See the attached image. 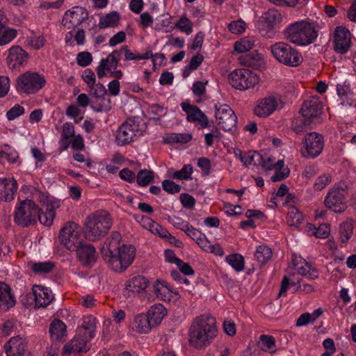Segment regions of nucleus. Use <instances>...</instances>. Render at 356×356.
Listing matches in <instances>:
<instances>
[{
  "instance_id": "nucleus-22",
  "label": "nucleus",
  "mask_w": 356,
  "mask_h": 356,
  "mask_svg": "<svg viewBox=\"0 0 356 356\" xmlns=\"http://www.w3.org/2000/svg\"><path fill=\"white\" fill-rule=\"evenodd\" d=\"M74 250L83 265L90 266L95 263L97 253L94 245L82 243Z\"/></svg>"
},
{
  "instance_id": "nucleus-7",
  "label": "nucleus",
  "mask_w": 356,
  "mask_h": 356,
  "mask_svg": "<svg viewBox=\"0 0 356 356\" xmlns=\"http://www.w3.org/2000/svg\"><path fill=\"white\" fill-rule=\"evenodd\" d=\"M271 52L277 60L290 67H297L303 60L301 54L284 42H276L272 45Z\"/></svg>"
},
{
  "instance_id": "nucleus-39",
  "label": "nucleus",
  "mask_w": 356,
  "mask_h": 356,
  "mask_svg": "<svg viewBox=\"0 0 356 356\" xmlns=\"http://www.w3.org/2000/svg\"><path fill=\"white\" fill-rule=\"evenodd\" d=\"M302 220L303 216L299 210L295 207H291L287 214V223L290 226L298 227Z\"/></svg>"
},
{
  "instance_id": "nucleus-64",
  "label": "nucleus",
  "mask_w": 356,
  "mask_h": 356,
  "mask_svg": "<svg viewBox=\"0 0 356 356\" xmlns=\"http://www.w3.org/2000/svg\"><path fill=\"white\" fill-rule=\"evenodd\" d=\"M92 95L96 98L103 97L107 92L105 86L100 83H95L94 87L90 88Z\"/></svg>"
},
{
  "instance_id": "nucleus-59",
  "label": "nucleus",
  "mask_w": 356,
  "mask_h": 356,
  "mask_svg": "<svg viewBox=\"0 0 356 356\" xmlns=\"http://www.w3.org/2000/svg\"><path fill=\"white\" fill-rule=\"evenodd\" d=\"M83 80L87 83L89 88L94 87L95 83V74L92 70L88 68L86 69L82 74Z\"/></svg>"
},
{
  "instance_id": "nucleus-55",
  "label": "nucleus",
  "mask_w": 356,
  "mask_h": 356,
  "mask_svg": "<svg viewBox=\"0 0 356 356\" xmlns=\"http://www.w3.org/2000/svg\"><path fill=\"white\" fill-rule=\"evenodd\" d=\"M314 232L312 233L317 238H327L330 232V227L327 224H321L318 228L312 227Z\"/></svg>"
},
{
  "instance_id": "nucleus-54",
  "label": "nucleus",
  "mask_w": 356,
  "mask_h": 356,
  "mask_svg": "<svg viewBox=\"0 0 356 356\" xmlns=\"http://www.w3.org/2000/svg\"><path fill=\"white\" fill-rule=\"evenodd\" d=\"M74 135V128L71 122H65L63 125L60 142L67 141Z\"/></svg>"
},
{
  "instance_id": "nucleus-19",
  "label": "nucleus",
  "mask_w": 356,
  "mask_h": 356,
  "mask_svg": "<svg viewBox=\"0 0 356 356\" xmlns=\"http://www.w3.org/2000/svg\"><path fill=\"white\" fill-rule=\"evenodd\" d=\"M29 298L34 300L35 307H47L53 300L51 290L47 287L35 285L32 292L27 294Z\"/></svg>"
},
{
  "instance_id": "nucleus-20",
  "label": "nucleus",
  "mask_w": 356,
  "mask_h": 356,
  "mask_svg": "<svg viewBox=\"0 0 356 356\" xmlns=\"http://www.w3.org/2000/svg\"><path fill=\"white\" fill-rule=\"evenodd\" d=\"M350 33L343 26H337L334 35V49L339 54L346 53L350 45Z\"/></svg>"
},
{
  "instance_id": "nucleus-10",
  "label": "nucleus",
  "mask_w": 356,
  "mask_h": 356,
  "mask_svg": "<svg viewBox=\"0 0 356 356\" xmlns=\"http://www.w3.org/2000/svg\"><path fill=\"white\" fill-rule=\"evenodd\" d=\"M82 228L73 222H67L60 231L59 240L69 250L74 251L82 243Z\"/></svg>"
},
{
  "instance_id": "nucleus-50",
  "label": "nucleus",
  "mask_w": 356,
  "mask_h": 356,
  "mask_svg": "<svg viewBox=\"0 0 356 356\" xmlns=\"http://www.w3.org/2000/svg\"><path fill=\"white\" fill-rule=\"evenodd\" d=\"M92 61V54L88 51H81L76 56V63L81 67H87Z\"/></svg>"
},
{
  "instance_id": "nucleus-27",
  "label": "nucleus",
  "mask_w": 356,
  "mask_h": 356,
  "mask_svg": "<svg viewBox=\"0 0 356 356\" xmlns=\"http://www.w3.org/2000/svg\"><path fill=\"white\" fill-rule=\"evenodd\" d=\"M96 323V318L92 316L84 317L81 325L76 330V334L91 340L95 335Z\"/></svg>"
},
{
  "instance_id": "nucleus-23",
  "label": "nucleus",
  "mask_w": 356,
  "mask_h": 356,
  "mask_svg": "<svg viewBox=\"0 0 356 356\" xmlns=\"http://www.w3.org/2000/svg\"><path fill=\"white\" fill-rule=\"evenodd\" d=\"M17 187L18 185L15 179L0 177V200L6 202L13 200Z\"/></svg>"
},
{
  "instance_id": "nucleus-5",
  "label": "nucleus",
  "mask_w": 356,
  "mask_h": 356,
  "mask_svg": "<svg viewBox=\"0 0 356 356\" xmlns=\"http://www.w3.org/2000/svg\"><path fill=\"white\" fill-rule=\"evenodd\" d=\"M146 127L139 117L129 118L119 128L116 142L119 145H125L142 135Z\"/></svg>"
},
{
  "instance_id": "nucleus-9",
  "label": "nucleus",
  "mask_w": 356,
  "mask_h": 356,
  "mask_svg": "<svg viewBox=\"0 0 356 356\" xmlns=\"http://www.w3.org/2000/svg\"><path fill=\"white\" fill-rule=\"evenodd\" d=\"M259 76L247 69H236L229 74L230 85L236 90H246L259 83Z\"/></svg>"
},
{
  "instance_id": "nucleus-63",
  "label": "nucleus",
  "mask_w": 356,
  "mask_h": 356,
  "mask_svg": "<svg viewBox=\"0 0 356 356\" xmlns=\"http://www.w3.org/2000/svg\"><path fill=\"white\" fill-rule=\"evenodd\" d=\"M46 42L45 38L42 35L30 37L29 38V44L35 49H40Z\"/></svg>"
},
{
  "instance_id": "nucleus-33",
  "label": "nucleus",
  "mask_w": 356,
  "mask_h": 356,
  "mask_svg": "<svg viewBox=\"0 0 356 356\" xmlns=\"http://www.w3.org/2000/svg\"><path fill=\"white\" fill-rule=\"evenodd\" d=\"M300 263L303 264L304 266H299L298 262L293 260V265L297 270L298 274L309 277L312 280L316 279L318 277V273L314 268L307 263L305 259L300 260Z\"/></svg>"
},
{
  "instance_id": "nucleus-46",
  "label": "nucleus",
  "mask_w": 356,
  "mask_h": 356,
  "mask_svg": "<svg viewBox=\"0 0 356 356\" xmlns=\"http://www.w3.org/2000/svg\"><path fill=\"white\" fill-rule=\"evenodd\" d=\"M193 167L191 165H184L180 170L175 171L172 175L173 179L186 180L191 179Z\"/></svg>"
},
{
  "instance_id": "nucleus-2",
  "label": "nucleus",
  "mask_w": 356,
  "mask_h": 356,
  "mask_svg": "<svg viewBox=\"0 0 356 356\" xmlns=\"http://www.w3.org/2000/svg\"><path fill=\"white\" fill-rule=\"evenodd\" d=\"M218 335L216 319L209 314L194 319L189 329V343L197 349L209 346Z\"/></svg>"
},
{
  "instance_id": "nucleus-44",
  "label": "nucleus",
  "mask_w": 356,
  "mask_h": 356,
  "mask_svg": "<svg viewBox=\"0 0 356 356\" xmlns=\"http://www.w3.org/2000/svg\"><path fill=\"white\" fill-rule=\"evenodd\" d=\"M54 267V263L51 261L34 263L32 266V270L37 275L50 273Z\"/></svg>"
},
{
  "instance_id": "nucleus-43",
  "label": "nucleus",
  "mask_w": 356,
  "mask_h": 356,
  "mask_svg": "<svg viewBox=\"0 0 356 356\" xmlns=\"http://www.w3.org/2000/svg\"><path fill=\"white\" fill-rule=\"evenodd\" d=\"M154 179V172L151 170H140L136 176V181L139 186H146Z\"/></svg>"
},
{
  "instance_id": "nucleus-47",
  "label": "nucleus",
  "mask_w": 356,
  "mask_h": 356,
  "mask_svg": "<svg viewBox=\"0 0 356 356\" xmlns=\"http://www.w3.org/2000/svg\"><path fill=\"white\" fill-rule=\"evenodd\" d=\"M254 46V41L248 38L241 39L234 44V49L239 53H243L250 50Z\"/></svg>"
},
{
  "instance_id": "nucleus-17",
  "label": "nucleus",
  "mask_w": 356,
  "mask_h": 356,
  "mask_svg": "<svg viewBox=\"0 0 356 356\" xmlns=\"http://www.w3.org/2000/svg\"><path fill=\"white\" fill-rule=\"evenodd\" d=\"M88 17L87 10L79 6H75L67 10L63 18V24L68 29L74 28L86 21Z\"/></svg>"
},
{
  "instance_id": "nucleus-40",
  "label": "nucleus",
  "mask_w": 356,
  "mask_h": 356,
  "mask_svg": "<svg viewBox=\"0 0 356 356\" xmlns=\"http://www.w3.org/2000/svg\"><path fill=\"white\" fill-rule=\"evenodd\" d=\"M261 160L262 154L258 152H249L245 154L243 157H241V162L246 167L252 164L254 165L261 164Z\"/></svg>"
},
{
  "instance_id": "nucleus-28",
  "label": "nucleus",
  "mask_w": 356,
  "mask_h": 356,
  "mask_svg": "<svg viewBox=\"0 0 356 356\" xmlns=\"http://www.w3.org/2000/svg\"><path fill=\"white\" fill-rule=\"evenodd\" d=\"M15 302V298L11 293L10 286L5 282H0V308L7 311L13 307Z\"/></svg>"
},
{
  "instance_id": "nucleus-49",
  "label": "nucleus",
  "mask_w": 356,
  "mask_h": 356,
  "mask_svg": "<svg viewBox=\"0 0 356 356\" xmlns=\"http://www.w3.org/2000/svg\"><path fill=\"white\" fill-rule=\"evenodd\" d=\"M152 233L154 234L158 235L161 238H162L170 243H172L174 241L176 240L175 237L172 236L166 229L163 227L161 225H160L157 222H156V227H154L153 228Z\"/></svg>"
},
{
  "instance_id": "nucleus-53",
  "label": "nucleus",
  "mask_w": 356,
  "mask_h": 356,
  "mask_svg": "<svg viewBox=\"0 0 356 356\" xmlns=\"http://www.w3.org/2000/svg\"><path fill=\"white\" fill-rule=\"evenodd\" d=\"M170 222L177 229H180L185 233L191 226L187 221L184 220L179 217L173 216L170 218Z\"/></svg>"
},
{
  "instance_id": "nucleus-3",
  "label": "nucleus",
  "mask_w": 356,
  "mask_h": 356,
  "mask_svg": "<svg viewBox=\"0 0 356 356\" xmlns=\"http://www.w3.org/2000/svg\"><path fill=\"white\" fill-rule=\"evenodd\" d=\"M111 225L110 214L104 210L97 211L85 220V237L89 241H97L108 234Z\"/></svg>"
},
{
  "instance_id": "nucleus-21",
  "label": "nucleus",
  "mask_w": 356,
  "mask_h": 356,
  "mask_svg": "<svg viewBox=\"0 0 356 356\" xmlns=\"http://www.w3.org/2000/svg\"><path fill=\"white\" fill-rule=\"evenodd\" d=\"M323 104L318 98L312 97L305 100L301 107L300 111L302 116L308 120L313 122L314 119L318 117L321 113Z\"/></svg>"
},
{
  "instance_id": "nucleus-25",
  "label": "nucleus",
  "mask_w": 356,
  "mask_h": 356,
  "mask_svg": "<svg viewBox=\"0 0 356 356\" xmlns=\"http://www.w3.org/2000/svg\"><path fill=\"white\" fill-rule=\"evenodd\" d=\"M153 291L156 297L163 301L170 302L174 296L178 298L179 294L164 280H157L153 284Z\"/></svg>"
},
{
  "instance_id": "nucleus-37",
  "label": "nucleus",
  "mask_w": 356,
  "mask_h": 356,
  "mask_svg": "<svg viewBox=\"0 0 356 356\" xmlns=\"http://www.w3.org/2000/svg\"><path fill=\"white\" fill-rule=\"evenodd\" d=\"M262 63V55L257 51L246 54L243 58V63L248 67H259Z\"/></svg>"
},
{
  "instance_id": "nucleus-35",
  "label": "nucleus",
  "mask_w": 356,
  "mask_h": 356,
  "mask_svg": "<svg viewBox=\"0 0 356 356\" xmlns=\"http://www.w3.org/2000/svg\"><path fill=\"white\" fill-rule=\"evenodd\" d=\"M120 20V15L116 11L111 12L106 15L102 17L99 19V29H106L107 27L115 26Z\"/></svg>"
},
{
  "instance_id": "nucleus-8",
  "label": "nucleus",
  "mask_w": 356,
  "mask_h": 356,
  "mask_svg": "<svg viewBox=\"0 0 356 356\" xmlns=\"http://www.w3.org/2000/svg\"><path fill=\"white\" fill-rule=\"evenodd\" d=\"M38 206L31 200L21 201L15 207V222L22 227H27L37 222Z\"/></svg>"
},
{
  "instance_id": "nucleus-16",
  "label": "nucleus",
  "mask_w": 356,
  "mask_h": 356,
  "mask_svg": "<svg viewBox=\"0 0 356 356\" xmlns=\"http://www.w3.org/2000/svg\"><path fill=\"white\" fill-rule=\"evenodd\" d=\"M29 54L19 46H13L8 50L6 58L9 68L19 71L27 63Z\"/></svg>"
},
{
  "instance_id": "nucleus-15",
  "label": "nucleus",
  "mask_w": 356,
  "mask_h": 356,
  "mask_svg": "<svg viewBox=\"0 0 356 356\" xmlns=\"http://www.w3.org/2000/svg\"><path fill=\"white\" fill-rule=\"evenodd\" d=\"M182 110L186 113V120L189 122L198 123L202 129L210 126L208 117L195 105L191 104L188 101L181 104Z\"/></svg>"
},
{
  "instance_id": "nucleus-57",
  "label": "nucleus",
  "mask_w": 356,
  "mask_h": 356,
  "mask_svg": "<svg viewBox=\"0 0 356 356\" xmlns=\"http://www.w3.org/2000/svg\"><path fill=\"white\" fill-rule=\"evenodd\" d=\"M24 113V108L19 104H15L6 113L9 120H13Z\"/></svg>"
},
{
  "instance_id": "nucleus-45",
  "label": "nucleus",
  "mask_w": 356,
  "mask_h": 356,
  "mask_svg": "<svg viewBox=\"0 0 356 356\" xmlns=\"http://www.w3.org/2000/svg\"><path fill=\"white\" fill-rule=\"evenodd\" d=\"M55 217V211L47 210L46 209L45 212L41 211V209L38 207L37 220L45 226H49L52 224L54 218Z\"/></svg>"
},
{
  "instance_id": "nucleus-29",
  "label": "nucleus",
  "mask_w": 356,
  "mask_h": 356,
  "mask_svg": "<svg viewBox=\"0 0 356 356\" xmlns=\"http://www.w3.org/2000/svg\"><path fill=\"white\" fill-rule=\"evenodd\" d=\"M149 321L146 314H138L134 316L130 326L134 331L138 333L146 334L149 332L152 328L154 327Z\"/></svg>"
},
{
  "instance_id": "nucleus-30",
  "label": "nucleus",
  "mask_w": 356,
  "mask_h": 356,
  "mask_svg": "<svg viewBox=\"0 0 356 356\" xmlns=\"http://www.w3.org/2000/svg\"><path fill=\"white\" fill-rule=\"evenodd\" d=\"M50 337L54 341H60L67 336L66 325L60 319H54L49 328Z\"/></svg>"
},
{
  "instance_id": "nucleus-38",
  "label": "nucleus",
  "mask_w": 356,
  "mask_h": 356,
  "mask_svg": "<svg viewBox=\"0 0 356 356\" xmlns=\"http://www.w3.org/2000/svg\"><path fill=\"white\" fill-rule=\"evenodd\" d=\"M17 36V31L4 25L0 28V46L10 43Z\"/></svg>"
},
{
  "instance_id": "nucleus-48",
  "label": "nucleus",
  "mask_w": 356,
  "mask_h": 356,
  "mask_svg": "<svg viewBox=\"0 0 356 356\" xmlns=\"http://www.w3.org/2000/svg\"><path fill=\"white\" fill-rule=\"evenodd\" d=\"M175 26L187 35L193 32V24L191 20L186 17H181L175 24Z\"/></svg>"
},
{
  "instance_id": "nucleus-58",
  "label": "nucleus",
  "mask_w": 356,
  "mask_h": 356,
  "mask_svg": "<svg viewBox=\"0 0 356 356\" xmlns=\"http://www.w3.org/2000/svg\"><path fill=\"white\" fill-rule=\"evenodd\" d=\"M331 181V177L329 175H322L319 176L315 183L314 188L316 190L321 191Z\"/></svg>"
},
{
  "instance_id": "nucleus-62",
  "label": "nucleus",
  "mask_w": 356,
  "mask_h": 356,
  "mask_svg": "<svg viewBox=\"0 0 356 356\" xmlns=\"http://www.w3.org/2000/svg\"><path fill=\"white\" fill-rule=\"evenodd\" d=\"M139 218L140 220L137 219V220L142 225L143 227L146 228L152 233L153 228L156 227V222L147 216H140Z\"/></svg>"
},
{
  "instance_id": "nucleus-6",
  "label": "nucleus",
  "mask_w": 356,
  "mask_h": 356,
  "mask_svg": "<svg viewBox=\"0 0 356 356\" xmlns=\"http://www.w3.org/2000/svg\"><path fill=\"white\" fill-rule=\"evenodd\" d=\"M46 84L42 74L27 71L19 75L16 80V90L20 94L33 95L37 93Z\"/></svg>"
},
{
  "instance_id": "nucleus-31",
  "label": "nucleus",
  "mask_w": 356,
  "mask_h": 356,
  "mask_svg": "<svg viewBox=\"0 0 356 356\" xmlns=\"http://www.w3.org/2000/svg\"><path fill=\"white\" fill-rule=\"evenodd\" d=\"M166 314L167 310L162 304H156L152 306L146 314L153 327L160 324Z\"/></svg>"
},
{
  "instance_id": "nucleus-4",
  "label": "nucleus",
  "mask_w": 356,
  "mask_h": 356,
  "mask_svg": "<svg viewBox=\"0 0 356 356\" xmlns=\"http://www.w3.org/2000/svg\"><path fill=\"white\" fill-rule=\"evenodd\" d=\"M284 38L300 46L313 43L318 37V30L314 24L305 21L289 24L283 32Z\"/></svg>"
},
{
  "instance_id": "nucleus-12",
  "label": "nucleus",
  "mask_w": 356,
  "mask_h": 356,
  "mask_svg": "<svg viewBox=\"0 0 356 356\" xmlns=\"http://www.w3.org/2000/svg\"><path fill=\"white\" fill-rule=\"evenodd\" d=\"M348 195L346 188L334 187L330 190L325 198V205L336 213H342L346 208V197Z\"/></svg>"
},
{
  "instance_id": "nucleus-36",
  "label": "nucleus",
  "mask_w": 356,
  "mask_h": 356,
  "mask_svg": "<svg viewBox=\"0 0 356 356\" xmlns=\"http://www.w3.org/2000/svg\"><path fill=\"white\" fill-rule=\"evenodd\" d=\"M272 255V250L266 245L259 246L254 253L256 259L261 265L266 264L271 259Z\"/></svg>"
},
{
  "instance_id": "nucleus-18",
  "label": "nucleus",
  "mask_w": 356,
  "mask_h": 356,
  "mask_svg": "<svg viewBox=\"0 0 356 356\" xmlns=\"http://www.w3.org/2000/svg\"><path fill=\"white\" fill-rule=\"evenodd\" d=\"M121 58L122 52L119 49L113 51L106 58H102L96 69L98 78L102 79L106 74L105 71L111 72L113 69H115Z\"/></svg>"
},
{
  "instance_id": "nucleus-11",
  "label": "nucleus",
  "mask_w": 356,
  "mask_h": 356,
  "mask_svg": "<svg viewBox=\"0 0 356 356\" xmlns=\"http://www.w3.org/2000/svg\"><path fill=\"white\" fill-rule=\"evenodd\" d=\"M302 145V156L307 159H315L323 152L324 138L317 132H309L305 135Z\"/></svg>"
},
{
  "instance_id": "nucleus-24",
  "label": "nucleus",
  "mask_w": 356,
  "mask_h": 356,
  "mask_svg": "<svg viewBox=\"0 0 356 356\" xmlns=\"http://www.w3.org/2000/svg\"><path fill=\"white\" fill-rule=\"evenodd\" d=\"M4 347L7 356H24L26 351L25 339L18 336L12 337Z\"/></svg>"
},
{
  "instance_id": "nucleus-1",
  "label": "nucleus",
  "mask_w": 356,
  "mask_h": 356,
  "mask_svg": "<svg viewBox=\"0 0 356 356\" xmlns=\"http://www.w3.org/2000/svg\"><path fill=\"white\" fill-rule=\"evenodd\" d=\"M121 235L118 232H113L111 237L105 243L107 248L103 252L104 261L115 272H122L132 263L135 249L132 245L120 246Z\"/></svg>"
},
{
  "instance_id": "nucleus-60",
  "label": "nucleus",
  "mask_w": 356,
  "mask_h": 356,
  "mask_svg": "<svg viewBox=\"0 0 356 356\" xmlns=\"http://www.w3.org/2000/svg\"><path fill=\"white\" fill-rule=\"evenodd\" d=\"M149 113L152 115L154 118L157 117L158 119H160L161 117L166 115L167 109L160 104H153L149 108Z\"/></svg>"
},
{
  "instance_id": "nucleus-34",
  "label": "nucleus",
  "mask_w": 356,
  "mask_h": 356,
  "mask_svg": "<svg viewBox=\"0 0 356 356\" xmlns=\"http://www.w3.org/2000/svg\"><path fill=\"white\" fill-rule=\"evenodd\" d=\"M353 223L352 220H346L339 225V240L341 243H346L353 233Z\"/></svg>"
},
{
  "instance_id": "nucleus-26",
  "label": "nucleus",
  "mask_w": 356,
  "mask_h": 356,
  "mask_svg": "<svg viewBox=\"0 0 356 356\" xmlns=\"http://www.w3.org/2000/svg\"><path fill=\"white\" fill-rule=\"evenodd\" d=\"M90 341L76 334L72 340L64 346L63 352L67 354L87 352L90 349Z\"/></svg>"
},
{
  "instance_id": "nucleus-41",
  "label": "nucleus",
  "mask_w": 356,
  "mask_h": 356,
  "mask_svg": "<svg viewBox=\"0 0 356 356\" xmlns=\"http://www.w3.org/2000/svg\"><path fill=\"white\" fill-rule=\"evenodd\" d=\"M259 343L261 348L266 352L274 353L276 351L275 341L272 336L261 335Z\"/></svg>"
},
{
  "instance_id": "nucleus-14",
  "label": "nucleus",
  "mask_w": 356,
  "mask_h": 356,
  "mask_svg": "<svg viewBox=\"0 0 356 356\" xmlns=\"http://www.w3.org/2000/svg\"><path fill=\"white\" fill-rule=\"evenodd\" d=\"M283 107V102L280 96L270 95L261 100L254 108V113L261 118H266L272 114L275 110Z\"/></svg>"
},
{
  "instance_id": "nucleus-13",
  "label": "nucleus",
  "mask_w": 356,
  "mask_h": 356,
  "mask_svg": "<svg viewBox=\"0 0 356 356\" xmlns=\"http://www.w3.org/2000/svg\"><path fill=\"white\" fill-rule=\"evenodd\" d=\"M215 116L220 127L226 131H232L237 124V117L231 107L227 104L215 106Z\"/></svg>"
},
{
  "instance_id": "nucleus-32",
  "label": "nucleus",
  "mask_w": 356,
  "mask_h": 356,
  "mask_svg": "<svg viewBox=\"0 0 356 356\" xmlns=\"http://www.w3.org/2000/svg\"><path fill=\"white\" fill-rule=\"evenodd\" d=\"M148 282L149 281L145 277L138 275L128 281L125 284V288L129 291L140 293L147 287Z\"/></svg>"
},
{
  "instance_id": "nucleus-51",
  "label": "nucleus",
  "mask_w": 356,
  "mask_h": 356,
  "mask_svg": "<svg viewBox=\"0 0 356 356\" xmlns=\"http://www.w3.org/2000/svg\"><path fill=\"white\" fill-rule=\"evenodd\" d=\"M312 123V120L306 118H298L293 122L292 127L296 134H300L305 130L307 126Z\"/></svg>"
},
{
  "instance_id": "nucleus-52",
  "label": "nucleus",
  "mask_w": 356,
  "mask_h": 356,
  "mask_svg": "<svg viewBox=\"0 0 356 356\" xmlns=\"http://www.w3.org/2000/svg\"><path fill=\"white\" fill-rule=\"evenodd\" d=\"M162 187L164 191L170 194L178 193L181 191V186L179 185L168 179L163 181Z\"/></svg>"
},
{
  "instance_id": "nucleus-56",
  "label": "nucleus",
  "mask_w": 356,
  "mask_h": 356,
  "mask_svg": "<svg viewBox=\"0 0 356 356\" xmlns=\"http://www.w3.org/2000/svg\"><path fill=\"white\" fill-rule=\"evenodd\" d=\"M245 22L242 20H236L232 22L228 25V29L230 32L234 34H240L245 31Z\"/></svg>"
},
{
  "instance_id": "nucleus-61",
  "label": "nucleus",
  "mask_w": 356,
  "mask_h": 356,
  "mask_svg": "<svg viewBox=\"0 0 356 356\" xmlns=\"http://www.w3.org/2000/svg\"><path fill=\"white\" fill-rule=\"evenodd\" d=\"M10 79L8 76L0 75V98L5 97L10 90Z\"/></svg>"
},
{
  "instance_id": "nucleus-42",
  "label": "nucleus",
  "mask_w": 356,
  "mask_h": 356,
  "mask_svg": "<svg viewBox=\"0 0 356 356\" xmlns=\"http://www.w3.org/2000/svg\"><path fill=\"white\" fill-rule=\"evenodd\" d=\"M226 261L236 271H241L244 268V259L239 254H234L227 256Z\"/></svg>"
}]
</instances>
